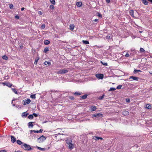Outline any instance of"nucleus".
Instances as JSON below:
<instances>
[{
  "instance_id": "f257e3e1",
  "label": "nucleus",
  "mask_w": 152,
  "mask_h": 152,
  "mask_svg": "<svg viewBox=\"0 0 152 152\" xmlns=\"http://www.w3.org/2000/svg\"><path fill=\"white\" fill-rule=\"evenodd\" d=\"M21 146L22 148L26 151H30L32 149L29 145H28L26 143L22 145Z\"/></svg>"
},
{
  "instance_id": "f03ea898",
  "label": "nucleus",
  "mask_w": 152,
  "mask_h": 152,
  "mask_svg": "<svg viewBox=\"0 0 152 152\" xmlns=\"http://www.w3.org/2000/svg\"><path fill=\"white\" fill-rule=\"evenodd\" d=\"M68 70L65 69H60L56 73L58 74H64L67 73Z\"/></svg>"
},
{
  "instance_id": "7ed1b4c3",
  "label": "nucleus",
  "mask_w": 152,
  "mask_h": 152,
  "mask_svg": "<svg viewBox=\"0 0 152 152\" xmlns=\"http://www.w3.org/2000/svg\"><path fill=\"white\" fill-rule=\"evenodd\" d=\"M103 116V115L102 114L98 113L97 114H95L92 115V117L94 118V117L97 118H102Z\"/></svg>"
},
{
  "instance_id": "20e7f679",
  "label": "nucleus",
  "mask_w": 152,
  "mask_h": 152,
  "mask_svg": "<svg viewBox=\"0 0 152 152\" xmlns=\"http://www.w3.org/2000/svg\"><path fill=\"white\" fill-rule=\"evenodd\" d=\"M96 77L100 79H102L104 77V75L102 74H97L96 75Z\"/></svg>"
},
{
  "instance_id": "39448f33",
  "label": "nucleus",
  "mask_w": 152,
  "mask_h": 152,
  "mask_svg": "<svg viewBox=\"0 0 152 152\" xmlns=\"http://www.w3.org/2000/svg\"><path fill=\"white\" fill-rule=\"evenodd\" d=\"M45 137L43 135L41 136L38 138V139L39 140V142H43L45 140Z\"/></svg>"
},
{
  "instance_id": "423d86ee",
  "label": "nucleus",
  "mask_w": 152,
  "mask_h": 152,
  "mask_svg": "<svg viewBox=\"0 0 152 152\" xmlns=\"http://www.w3.org/2000/svg\"><path fill=\"white\" fill-rule=\"evenodd\" d=\"M31 102V100L29 99H27L26 100L23 101V104L24 105H26L27 104H28Z\"/></svg>"
},
{
  "instance_id": "0eeeda50",
  "label": "nucleus",
  "mask_w": 152,
  "mask_h": 152,
  "mask_svg": "<svg viewBox=\"0 0 152 152\" xmlns=\"http://www.w3.org/2000/svg\"><path fill=\"white\" fill-rule=\"evenodd\" d=\"M67 145H68L69 148L70 150H72L74 147V145L72 143V142H70Z\"/></svg>"
},
{
  "instance_id": "6e6552de",
  "label": "nucleus",
  "mask_w": 152,
  "mask_h": 152,
  "mask_svg": "<svg viewBox=\"0 0 152 152\" xmlns=\"http://www.w3.org/2000/svg\"><path fill=\"white\" fill-rule=\"evenodd\" d=\"M139 79L138 77H134L133 76H130L129 79H132L133 80H138Z\"/></svg>"
},
{
  "instance_id": "1a4fd4ad",
  "label": "nucleus",
  "mask_w": 152,
  "mask_h": 152,
  "mask_svg": "<svg viewBox=\"0 0 152 152\" xmlns=\"http://www.w3.org/2000/svg\"><path fill=\"white\" fill-rule=\"evenodd\" d=\"M72 142V139L70 138H67L66 140V143L67 144H68Z\"/></svg>"
},
{
  "instance_id": "9d476101",
  "label": "nucleus",
  "mask_w": 152,
  "mask_h": 152,
  "mask_svg": "<svg viewBox=\"0 0 152 152\" xmlns=\"http://www.w3.org/2000/svg\"><path fill=\"white\" fill-rule=\"evenodd\" d=\"M2 84L4 85H6L9 87H11L12 85V84H11L9 83H2Z\"/></svg>"
},
{
  "instance_id": "9b49d317",
  "label": "nucleus",
  "mask_w": 152,
  "mask_h": 152,
  "mask_svg": "<svg viewBox=\"0 0 152 152\" xmlns=\"http://www.w3.org/2000/svg\"><path fill=\"white\" fill-rule=\"evenodd\" d=\"M11 142L12 143L15 142L16 141V138L13 136H11Z\"/></svg>"
},
{
  "instance_id": "f8f14e48",
  "label": "nucleus",
  "mask_w": 152,
  "mask_h": 152,
  "mask_svg": "<svg viewBox=\"0 0 152 152\" xmlns=\"http://www.w3.org/2000/svg\"><path fill=\"white\" fill-rule=\"evenodd\" d=\"M129 112L125 110H124L122 112V114L125 116L128 115H129Z\"/></svg>"
},
{
  "instance_id": "ddd939ff",
  "label": "nucleus",
  "mask_w": 152,
  "mask_h": 152,
  "mask_svg": "<svg viewBox=\"0 0 152 152\" xmlns=\"http://www.w3.org/2000/svg\"><path fill=\"white\" fill-rule=\"evenodd\" d=\"M91 111H93L96 110V107L95 106H92L91 107Z\"/></svg>"
},
{
  "instance_id": "4468645a",
  "label": "nucleus",
  "mask_w": 152,
  "mask_h": 152,
  "mask_svg": "<svg viewBox=\"0 0 152 152\" xmlns=\"http://www.w3.org/2000/svg\"><path fill=\"white\" fill-rule=\"evenodd\" d=\"M93 138L95 140H98L99 139H101V140L102 139V137H97V136H94L93 137Z\"/></svg>"
},
{
  "instance_id": "2eb2a0df",
  "label": "nucleus",
  "mask_w": 152,
  "mask_h": 152,
  "mask_svg": "<svg viewBox=\"0 0 152 152\" xmlns=\"http://www.w3.org/2000/svg\"><path fill=\"white\" fill-rule=\"evenodd\" d=\"M28 115V113H27L26 112H25L23 113H22V116L23 117H26Z\"/></svg>"
},
{
  "instance_id": "dca6fc26",
  "label": "nucleus",
  "mask_w": 152,
  "mask_h": 152,
  "mask_svg": "<svg viewBox=\"0 0 152 152\" xmlns=\"http://www.w3.org/2000/svg\"><path fill=\"white\" fill-rule=\"evenodd\" d=\"M83 93L82 92H75L74 93V94L76 96H79L81 94H82Z\"/></svg>"
},
{
  "instance_id": "f3484780",
  "label": "nucleus",
  "mask_w": 152,
  "mask_h": 152,
  "mask_svg": "<svg viewBox=\"0 0 152 152\" xmlns=\"http://www.w3.org/2000/svg\"><path fill=\"white\" fill-rule=\"evenodd\" d=\"M77 6L78 7H80L82 5V3L81 2H77L76 3Z\"/></svg>"
},
{
  "instance_id": "a211bd4d",
  "label": "nucleus",
  "mask_w": 152,
  "mask_h": 152,
  "mask_svg": "<svg viewBox=\"0 0 152 152\" xmlns=\"http://www.w3.org/2000/svg\"><path fill=\"white\" fill-rule=\"evenodd\" d=\"M134 11L133 10H131L129 11L130 14L132 17H134Z\"/></svg>"
},
{
  "instance_id": "6ab92c4d",
  "label": "nucleus",
  "mask_w": 152,
  "mask_h": 152,
  "mask_svg": "<svg viewBox=\"0 0 152 152\" xmlns=\"http://www.w3.org/2000/svg\"><path fill=\"white\" fill-rule=\"evenodd\" d=\"M75 26L74 24H71L70 25L69 28L71 30H73Z\"/></svg>"
},
{
  "instance_id": "aec40b11",
  "label": "nucleus",
  "mask_w": 152,
  "mask_h": 152,
  "mask_svg": "<svg viewBox=\"0 0 152 152\" xmlns=\"http://www.w3.org/2000/svg\"><path fill=\"white\" fill-rule=\"evenodd\" d=\"M88 96V95L85 94L83 96H81L80 98L82 99H86L87 98Z\"/></svg>"
},
{
  "instance_id": "412c9836",
  "label": "nucleus",
  "mask_w": 152,
  "mask_h": 152,
  "mask_svg": "<svg viewBox=\"0 0 152 152\" xmlns=\"http://www.w3.org/2000/svg\"><path fill=\"white\" fill-rule=\"evenodd\" d=\"M36 147L38 149L41 151H44L45 150V148H42L38 146H37Z\"/></svg>"
},
{
  "instance_id": "4be33fe9",
  "label": "nucleus",
  "mask_w": 152,
  "mask_h": 152,
  "mask_svg": "<svg viewBox=\"0 0 152 152\" xmlns=\"http://www.w3.org/2000/svg\"><path fill=\"white\" fill-rule=\"evenodd\" d=\"M142 1L145 5L148 4V1L146 0H142Z\"/></svg>"
},
{
  "instance_id": "5701e85b",
  "label": "nucleus",
  "mask_w": 152,
  "mask_h": 152,
  "mask_svg": "<svg viewBox=\"0 0 152 152\" xmlns=\"http://www.w3.org/2000/svg\"><path fill=\"white\" fill-rule=\"evenodd\" d=\"M50 42L48 40H46L44 41V43L45 45H48L50 43Z\"/></svg>"
},
{
  "instance_id": "b1692460",
  "label": "nucleus",
  "mask_w": 152,
  "mask_h": 152,
  "mask_svg": "<svg viewBox=\"0 0 152 152\" xmlns=\"http://www.w3.org/2000/svg\"><path fill=\"white\" fill-rule=\"evenodd\" d=\"M32 122H29L28 124V126L29 127H30V126H31V127H33L34 126Z\"/></svg>"
},
{
  "instance_id": "393cba45",
  "label": "nucleus",
  "mask_w": 152,
  "mask_h": 152,
  "mask_svg": "<svg viewBox=\"0 0 152 152\" xmlns=\"http://www.w3.org/2000/svg\"><path fill=\"white\" fill-rule=\"evenodd\" d=\"M49 50V48H45L44 50V52L46 53Z\"/></svg>"
},
{
  "instance_id": "a878e982",
  "label": "nucleus",
  "mask_w": 152,
  "mask_h": 152,
  "mask_svg": "<svg viewBox=\"0 0 152 152\" xmlns=\"http://www.w3.org/2000/svg\"><path fill=\"white\" fill-rule=\"evenodd\" d=\"M82 42L83 43V44H88L89 43L88 41L87 40H83Z\"/></svg>"
},
{
  "instance_id": "bb28decb",
  "label": "nucleus",
  "mask_w": 152,
  "mask_h": 152,
  "mask_svg": "<svg viewBox=\"0 0 152 152\" xmlns=\"http://www.w3.org/2000/svg\"><path fill=\"white\" fill-rule=\"evenodd\" d=\"M146 108L148 109H150L151 108V106L150 104H147L146 105Z\"/></svg>"
},
{
  "instance_id": "cd10ccee",
  "label": "nucleus",
  "mask_w": 152,
  "mask_h": 152,
  "mask_svg": "<svg viewBox=\"0 0 152 152\" xmlns=\"http://www.w3.org/2000/svg\"><path fill=\"white\" fill-rule=\"evenodd\" d=\"M44 64L46 65H50L51 63L50 62L46 61L44 62Z\"/></svg>"
},
{
  "instance_id": "c85d7f7f",
  "label": "nucleus",
  "mask_w": 152,
  "mask_h": 152,
  "mask_svg": "<svg viewBox=\"0 0 152 152\" xmlns=\"http://www.w3.org/2000/svg\"><path fill=\"white\" fill-rule=\"evenodd\" d=\"M11 89L12 90V91L15 94H18L17 91H16L15 88H11Z\"/></svg>"
},
{
  "instance_id": "c756f323",
  "label": "nucleus",
  "mask_w": 152,
  "mask_h": 152,
  "mask_svg": "<svg viewBox=\"0 0 152 152\" xmlns=\"http://www.w3.org/2000/svg\"><path fill=\"white\" fill-rule=\"evenodd\" d=\"M16 142L19 145H21L22 144V142L20 140H17Z\"/></svg>"
},
{
  "instance_id": "7c9ffc66",
  "label": "nucleus",
  "mask_w": 152,
  "mask_h": 152,
  "mask_svg": "<svg viewBox=\"0 0 152 152\" xmlns=\"http://www.w3.org/2000/svg\"><path fill=\"white\" fill-rule=\"evenodd\" d=\"M28 118L30 119H32L33 118V114L30 115L28 116Z\"/></svg>"
},
{
  "instance_id": "2f4dec72",
  "label": "nucleus",
  "mask_w": 152,
  "mask_h": 152,
  "mask_svg": "<svg viewBox=\"0 0 152 152\" xmlns=\"http://www.w3.org/2000/svg\"><path fill=\"white\" fill-rule=\"evenodd\" d=\"M2 58L3 59L5 60H7L8 59V57H7L6 56V55H4L2 57Z\"/></svg>"
},
{
  "instance_id": "473e14b6",
  "label": "nucleus",
  "mask_w": 152,
  "mask_h": 152,
  "mask_svg": "<svg viewBox=\"0 0 152 152\" xmlns=\"http://www.w3.org/2000/svg\"><path fill=\"white\" fill-rule=\"evenodd\" d=\"M30 97L32 99H35L36 98V96L35 94L31 95Z\"/></svg>"
},
{
  "instance_id": "72a5a7b5",
  "label": "nucleus",
  "mask_w": 152,
  "mask_h": 152,
  "mask_svg": "<svg viewBox=\"0 0 152 152\" xmlns=\"http://www.w3.org/2000/svg\"><path fill=\"white\" fill-rule=\"evenodd\" d=\"M105 96V95L104 94H103L102 96H100L99 97V100H102L103 99V98H104V96Z\"/></svg>"
},
{
  "instance_id": "f704fd0d",
  "label": "nucleus",
  "mask_w": 152,
  "mask_h": 152,
  "mask_svg": "<svg viewBox=\"0 0 152 152\" xmlns=\"http://www.w3.org/2000/svg\"><path fill=\"white\" fill-rule=\"evenodd\" d=\"M50 2L53 5H55L56 4L55 0H50Z\"/></svg>"
},
{
  "instance_id": "c9c22d12",
  "label": "nucleus",
  "mask_w": 152,
  "mask_h": 152,
  "mask_svg": "<svg viewBox=\"0 0 152 152\" xmlns=\"http://www.w3.org/2000/svg\"><path fill=\"white\" fill-rule=\"evenodd\" d=\"M101 62L103 65L107 66V64L106 62H103L102 61H101Z\"/></svg>"
},
{
  "instance_id": "e433bc0d",
  "label": "nucleus",
  "mask_w": 152,
  "mask_h": 152,
  "mask_svg": "<svg viewBox=\"0 0 152 152\" xmlns=\"http://www.w3.org/2000/svg\"><path fill=\"white\" fill-rule=\"evenodd\" d=\"M140 52L142 53L145 52V51L143 48H141L140 49Z\"/></svg>"
},
{
  "instance_id": "4c0bfd02",
  "label": "nucleus",
  "mask_w": 152,
  "mask_h": 152,
  "mask_svg": "<svg viewBox=\"0 0 152 152\" xmlns=\"http://www.w3.org/2000/svg\"><path fill=\"white\" fill-rule=\"evenodd\" d=\"M121 87H122V85H119L117 86L116 88L117 89H120L121 88Z\"/></svg>"
},
{
  "instance_id": "58836bf2",
  "label": "nucleus",
  "mask_w": 152,
  "mask_h": 152,
  "mask_svg": "<svg viewBox=\"0 0 152 152\" xmlns=\"http://www.w3.org/2000/svg\"><path fill=\"white\" fill-rule=\"evenodd\" d=\"M116 90V88H111L109 90V91H114Z\"/></svg>"
},
{
  "instance_id": "ea45409f",
  "label": "nucleus",
  "mask_w": 152,
  "mask_h": 152,
  "mask_svg": "<svg viewBox=\"0 0 152 152\" xmlns=\"http://www.w3.org/2000/svg\"><path fill=\"white\" fill-rule=\"evenodd\" d=\"M141 72V71L140 70H136L135 69L134 71V73L135 74L136 73V72Z\"/></svg>"
},
{
  "instance_id": "a19ab883",
  "label": "nucleus",
  "mask_w": 152,
  "mask_h": 152,
  "mask_svg": "<svg viewBox=\"0 0 152 152\" xmlns=\"http://www.w3.org/2000/svg\"><path fill=\"white\" fill-rule=\"evenodd\" d=\"M69 98L72 100H74L75 99V98L73 96H69Z\"/></svg>"
},
{
  "instance_id": "79ce46f5",
  "label": "nucleus",
  "mask_w": 152,
  "mask_h": 152,
  "mask_svg": "<svg viewBox=\"0 0 152 152\" xmlns=\"http://www.w3.org/2000/svg\"><path fill=\"white\" fill-rule=\"evenodd\" d=\"M45 27V24H42L41 26V28L42 29H44Z\"/></svg>"
},
{
  "instance_id": "37998d69",
  "label": "nucleus",
  "mask_w": 152,
  "mask_h": 152,
  "mask_svg": "<svg viewBox=\"0 0 152 152\" xmlns=\"http://www.w3.org/2000/svg\"><path fill=\"white\" fill-rule=\"evenodd\" d=\"M33 132H34L35 133H38V130H31L30 131V133H32Z\"/></svg>"
},
{
  "instance_id": "c03bdc74",
  "label": "nucleus",
  "mask_w": 152,
  "mask_h": 152,
  "mask_svg": "<svg viewBox=\"0 0 152 152\" xmlns=\"http://www.w3.org/2000/svg\"><path fill=\"white\" fill-rule=\"evenodd\" d=\"M50 9L53 10L54 9V7L52 5H51L50 6Z\"/></svg>"
},
{
  "instance_id": "a18cd8bd",
  "label": "nucleus",
  "mask_w": 152,
  "mask_h": 152,
  "mask_svg": "<svg viewBox=\"0 0 152 152\" xmlns=\"http://www.w3.org/2000/svg\"><path fill=\"white\" fill-rule=\"evenodd\" d=\"M39 60V58L36 59L35 60V61L34 62V64H37V62Z\"/></svg>"
},
{
  "instance_id": "49530a36",
  "label": "nucleus",
  "mask_w": 152,
  "mask_h": 152,
  "mask_svg": "<svg viewBox=\"0 0 152 152\" xmlns=\"http://www.w3.org/2000/svg\"><path fill=\"white\" fill-rule=\"evenodd\" d=\"M97 16L100 18H102V15L100 13H99L98 12L97 13Z\"/></svg>"
},
{
  "instance_id": "de8ad7c7",
  "label": "nucleus",
  "mask_w": 152,
  "mask_h": 152,
  "mask_svg": "<svg viewBox=\"0 0 152 152\" xmlns=\"http://www.w3.org/2000/svg\"><path fill=\"white\" fill-rule=\"evenodd\" d=\"M9 7L11 9L13 8V5L12 4H10Z\"/></svg>"
},
{
  "instance_id": "09e8293b",
  "label": "nucleus",
  "mask_w": 152,
  "mask_h": 152,
  "mask_svg": "<svg viewBox=\"0 0 152 152\" xmlns=\"http://www.w3.org/2000/svg\"><path fill=\"white\" fill-rule=\"evenodd\" d=\"M126 101L127 102H129L130 101V99H126Z\"/></svg>"
},
{
  "instance_id": "8fccbe9b",
  "label": "nucleus",
  "mask_w": 152,
  "mask_h": 152,
  "mask_svg": "<svg viewBox=\"0 0 152 152\" xmlns=\"http://www.w3.org/2000/svg\"><path fill=\"white\" fill-rule=\"evenodd\" d=\"M33 116L34 115V116L35 117H36L37 116H38V115L35 113H33Z\"/></svg>"
},
{
  "instance_id": "3c124183",
  "label": "nucleus",
  "mask_w": 152,
  "mask_h": 152,
  "mask_svg": "<svg viewBox=\"0 0 152 152\" xmlns=\"http://www.w3.org/2000/svg\"><path fill=\"white\" fill-rule=\"evenodd\" d=\"M60 134H61L60 133H59L57 134H55L54 135L55 137H57L58 136V135H60Z\"/></svg>"
},
{
  "instance_id": "603ef678",
  "label": "nucleus",
  "mask_w": 152,
  "mask_h": 152,
  "mask_svg": "<svg viewBox=\"0 0 152 152\" xmlns=\"http://www.w3.org/2000/svg\"><path fill=\"white\" fill-rule=\"evenodd\" d=\"M129 55L127 53L125 55V56L126 57H129Z\"/></svg>"
},
{
  "instance_id": "864d4df0",
  "label": "nucleus",
  "mask_w": 152,
  "mask_h": 152,
  "mask_svg": "<svg viewBox=\"0 0 152 152\" xmlns=\"http://www.w3.org/2000/svg\"><path fill=\"white\" fill-rule=\"evenodd\" d=\"M15 18L17 19H19V17L18 16L16 15L15 16Z\"/></svg>"
},
{
  "instance_id": "5fc2aeb1",
  "label": "nucleus",
  "mask_w": 152,
  "mask_h": 152,
  "mask_svg": "<svg viewBox=\"0 0 152 152\" xmlns=\"http://www.w3.org/2000/svg\"><path fill=\"white\" fill-rule=\"evenodd\" d=\"M42 131L43 130H42V129H41L40 130L38 131V133L42 132Z\"/></svg>"
},
{
  "instance_id": "6e6d98bb",
  "label": "nucleus",
  "mask_w": 152,
  "mask_h": 152,
  "mask_svg": "<svg viewBox=\"0 0 152 152\" xmlns=\"http://www.w3.org/2000/svg\"><path fill=\"white\" fill-rule=\"evenodd\" d=\"M38 13L40 15H42V12L40 11H39L38 12Z\"/></svg>"
},
{
  "instance_id": "4d7b16f0",
  "label": "nucleus",
  "mask_w": 152,
  "mask_h": 152,
  "mask_svg": "<svg viewBox=\"0 0 152 152\" xmlns=\"http://www.w3.org/2000/svg\"><path fill=\"white\" fill-rule=\"evenodd\" d=\"M135 50L134 49H133V48H132L131 50H130V51H131V52H133V51H134Z\"/></svg>"
},
{
  "instance_id": "13d9d810",
  "label": "nucleus",
  "mask_w": 152,
  "mask_h": 152,
  "mask_svg": "<svg viewBox=\"0 0 152 152\" xmlns=\"http://www.w3.org/2000/svg\"><path fill=\"white\" fill-rule=\"evenodd\" d=\"M110 0H106V2L107 3H110Z\"/></svg>"
},
{
  "instance_id": "bf43d9fd",
  "label": "nucleus",
  "mask_w": 152,
  "mask_h": 152,
  "mask_svg": "<svg viewBox=\"0 0 152 152\" xmlns=\"http://www.w3.org/2000/svg\"><path fill=\"white\" fill-rule=\"evenodd\" d=\"M98 20L97 19H96L94 20V21H95V22H97L98 21Z\"/></svg>"
},
{
  "instance_id": "052dcab7",
  "label": "nucleus",
  "mask_w": 152,
  "mask_h": 152,
  "mask_svg": "<svg viewBox=\"0 0 152 152\" xmlns=\"http://www.w3.org/2000/svg\"><path fill=\"white\" fill-rule=\"evenodd\" d=\"M25 9V8L24 7H22L21 9V11H23Z\"/></svg>"
},
{
  "instance_id": "680f3d73",
  "label": "nucleus",
  "mask_w": 152,
  "mask_h": 152,
  "mask_svg": "<svg viewBox=\"0 0 152 152\" xmlns=\"http://www.w3.org/2000/svg\"><path fill=\"white\" fill-rule=\"evenodd\" d=\"M0 152H6V151H5L3 150V151H0Z\"/></svg>"
},
{
  "instance_id": "e2e57ef3",
  "label": "nucleus",
  "mask_w": 152,
  "mask_h": 152,
  "mask_svg": "<svg viewBox=\"0 0 152 152\" xmlns=\"http://www.w3.org/2000/svg\"><path fill=\"white\" fill-rule=\"evenodd\" d=\"M110 37L109 36H107L106 37V38H107V39H109Z\"/></svg>"
},
{
  "instance_id": "0e129e2a",
  "label": "nucleus",
  "mask_w": 152,
  "mask_h": 152,
  "mask_svg": "<svg viewBox=\"0 0 152 152\" xmlns=\"http://www.w3.org/2000/svg\"><path fill=\"white\" fill-rule=\"evenodd\" d=\"M148 0L152 3V0Z\"/></svg>"
},
{
  "instance_id": "69168bd1",
  "label": "nucleus",
  "mask_w": 152,
  "mask_h": 152,
  "mask_svg": "<svg viewBox=\"0 0 152 152\" xmlns=\"http://www.w3.org/2000/svg\"><path fill=\"white\" fill-rule=\"evenodd\" d=\"M15 152H22L21 151H15Z\"/></svg>"
},
{
  "instance_id": "338daca9",
  "label": "nucleus",
  "mask_w": 152,
  "mask_h": 152,
  "mask_svg": "<svg viewBox=\"0 0 152 152\" xmlns=\"http://www.w3.org/2000/svg\"><path fill=\"white\" fill-rule=\"evenodd\" d=\"M51 92H53V90H51Z\"/></svg>"
},
{
  "instance_id": "774afa93",
  "label": "nucleus",
  "mask_w": 152,
  "mask_h": 152,
  "mask_svg": "<svg viewBox=\"0 0 152 152\" xmlns=\"http://www.w3.org/2000/svg\"><path fill=\"white\" fill-rule=\"evenodd\" d=\"M13 106H15V104H13Z\"/></svg>"
}]
</instances>
